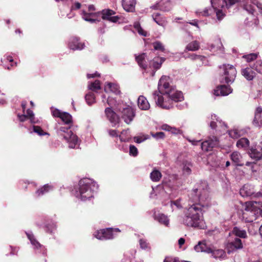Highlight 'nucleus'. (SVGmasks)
<instances>
[{
	"label": "nucleus",
	"instance_id": "f257e3e1",
	"mask_svg": "<svg viewBox=\"0 0 262 262\" xmlns=\"http://www.w3.org/2000/svg\"><path fill=\"white\" fill-rule=\"evenodd\" d=\"M188 206L179 216L181 224L200 229H205L207 226L204 220V209L211 205L208 185L206 181L197 183L188 194Z\"/></svg>",
	"mask_w": 262,
	"mask_h": 262
},
{
	"label": "nucleus",
	"instance_id": "f03ea898",
	"mask_svg": "<svg viewBox=\"0 0 262 262\" xmlns=\"http://www.w3.org/2000/svg\"><path fill=\"white\" fill-rule=\"evenodd\" d=\"M171 79L169 76H162L158 83L159 93L164 96L159 95L157 91H155L152 96L155 102L160 107L169 110L173 107V103L184 100L183 94L176 90L175 88L170 85Z\"/></svg>",
	"mask_w": 262,
	"mask_h": 262
},
{
	"label": "nucleus",
	"instance_id": "7ed1b4c3",
	"mask_svg": "<svg viewBox=\"0 0 262 262\" xmlns=\"http://www.w3.org/2000/svg\"><path fill=\"white\" fill-rule=\"evenodd\" d=\"M60 119L61 122L55 125V129L58 137L64 139L68 144L70 148H76L79 145L77 136L70 129L72 124V116L68 113L63 112Z\"/></svg>",
	"mask_w": 262,
	"mask_h": 262
},
{
	"label": "nucleus",
	"instance_id": "20e7f679",
	"mask_svg": "<svg viewBox=\"0 0 262 262\" xmlns=\"http://www.w3.org/2000/svg\"><path fill=\"white\" fill-rule=\"evenodd\" d=\"M239 0H211V7L205 8L203 11L197 10L195 13L199 16H208L215 13L217 19L221 20L225 16L223 9H229Z\"/></svg>",
	"mask_w": 262,
	"mask_h": 262
},
{
	"label": "nucleus",
	"instance_id": "39448f33",
	"mask_svg": "<svg viewBox=\"0 0 262 262\" xmlns=\"http://www.w3.org/2000/svg\"><path fill=\"white\" fill-rule=\"evenodd\" d=\"M98 185L93 180L89 178L81 179L78 187L76 188L75 195L82 201L89 200L94 196L98 191Z\"/></svg>",
	"mask_w": 262,
	"mask_h": 262
},
{
	"label": "nucleus",
	"instance_id": "423d86ee",
	"mask_svg": "<svg viewBox=\"0 0 262 262\" xmlns=\"http://www.w3.org/2000/svg\"><path fill=\"white\" fill-rule=\"evenodd\" d=\"M261 210L262 202H246L243 205L239 216L243 222L251 223L260 216Z\"/></svg>",
	"mask_w": 262,
	"mask_h": 262
},
{
	"label": "nucleus",
	"instance_id": "0eeeda50",
	"mask_svg": "<svg viewBox=\"0 0 262 262\" xmlns=\"http://www.w3.org/2000/svg\"><path fill=\"white\" fill-rule=\"evenodd\" d=\"M222 70L221 74V82L226 83H232L236 77V70L235 67L229 64H224L220 67Z\"/></svg>",
	"mask_w": 262,
	"mask_h": 262
},
{
	"label": "nucleus",
	"instance_id": "6e6552de",
	"mask_svg": "<svg viewBox=\"0 0 262 262\" xmlns=\"http://www.w3.org/2000/svg\"><path fill=\"white\" fill-rule=\"evenodd\" d=\"M39 228H43L47 232L53 233L56 228L55 223L48 216H42L36 222Z\"/></svg>",
	"mask_w": 262,
	"mask_h": 262
},
{
	"label": "nucleus",
	"instance_id": "1a4fd4ad",
	"mask_svg": "<svg viewBox=\"0 0 262 262\" xmlns=\"http://www.w3.org/2000/svg\"><path fill=\"white\" fill-rule=\"evenodd\" d=\"M120 232L119 228H107L96 231L94 236L99 240L112 239L115 237L114 232Z\"/></svg>",
	"mask_w": 262,
	"mask_h": 262
},
{
	"label": "nucleus",
	"instance_id": "9d476101",
	"mask_svg": "<svg viewBox=\"0 0 262 262\" xmlns=\"http://www.w3.org/2000/svg\"><path fill=\"white\" fill-rule=\"evenodd\" d=\"M208 121L209 126L211 129L215 130L216 133L221 132L227 128L226 124L215 114H211L208 117Z\"/></svg>",
	"mask_w": 262,
	"mask_h": 262
},
{
	"label": "nucleus",
	"instance_id": "9b49d317",
	"mask_svg": "<svg viewBox=\"0 0 262 262\" xmlns=\"http://www.w3.org/2000/svg\"><path fill=\"white\" fill-rule=\"evenodd\" d=\"M119 110L121 113L122 117L125 122L129 124L135 116V112L133 108L129 105H123V107L119 108Z\"/></svg>",
	"mask_w": 262,
	"mask_h": 262
},
{
	"label": "nucleus",
	"instance_id": "f8f14e48",
	"mask_svg": "<svg viewBox=\"0 0 262 262\" xmlns=\"http://www.w3.org/2000/svg\"><path fill=\"white\" fill-rule=\"evenodd\" d=\"M239 193L243 197L252 196L258 198L262 196L260 192H256L253 185L247 184H245L239 190Z\"/></svg>",
	"mask_w": 262,
	"mask_h": 262
},
{
	"label": "nucleus",
	"instance_id": "ddd939ff",
	"mask_svg": "<svg viewBox=\"0 0 262 262\" xmlns=\"http://www.w3.org/2000/svg\"><path fill=\"white\" fill-rule=\"evenodd\" d=\"M219 144V139L216 136L209 137L208 139L201 143V148L203 150L210 151L212 148Z\"/></svg>",
	"mask_w": 262,
	"mask_h": 262
},
{
	"label": "nucleus",
	"instance_id": "4468645a",
	"mask_svg": "<svg viewBox=\"0 0 262 262\" xmlns=\"http://www.w3.org/2000/svg\"><path fill=\"white\" fill-rule=\"evenodd\" d=\"M243 247L242 242L238 237H235L234 239L229 242L227 245V249L229 254L238 249H241Z\"/></svg>",
	"mask_w": 262,
	"mask_h": 262
},
{
	"label": "nucleus",
	"instance_id": "2eb2a0df",
	"mask_svg": "<svg viewBox=\"0 0 262 262\" xmlns=\"http://www.w3.org/2000/svg\"><path fill=\"white\" fill-rule=\"evenodd\" d=\"M102 18L103 19L108 20L113 23H116L119 21L120 17L117 16H113L115 14V12L111 9H104L101 12Z\"/></svg>",
	"mask_w": 262,
	"mask_h": 262
},
{
	"label": "nucleus",
	"instance_id": "dca6fc26",
	"mask_svg": "<svg viewBox=\"0 0 262 262\" xmlns=\"http://www.w3.org/2000/svg\"><path fill=\"white\" fill-rule=\"evenodd\" d=\"M69 48L73 50H81L85 47L84 43L79 41L77 37H72L70 38L68 43Z\"/></svg>",
	"mask_w": 262,
	"mask_h": 262
},
{
	"label": "nucleus",
	"instance_id": "f3484780",
	"mask_svg": "<svg viewBox=\"0 0 262 262\" xmlns=\"http://www.w3.org/2000/svg\"><path fill=\"white\" fill-rule=\"evenodd\" d=\"M105 114L113 126H115L119 122V117L111 107H106L105 109Z\"/></svg>",
	"mask_w": 262,
	"mask_h": 262
},
{
	"label": "nucleus",
	"instance_id": "a211bd4d",
	"mask_svg": "<svg viewBox=\"0 0 262 262\" xmlns=\"http://www.w3.org/2000/svg\"><path fill=\"white\" fill-rule=\"evenodd\" d=\"M151 8L165 12L169 11L171 9L170 0H160L156 5L152 6Z\"/></svg>",
	"mask_w": 262,
	"mask_h": 262
},
{
	"label": "nucleus",
	"instance_id": "6ab92c4d",
	"mask_svg": "<svg viewBox=\"0 0 262 262\" xmlns=\"http://www.w3.org/2000/svg\"><path fill=\"white\" fill-rule=\"evenodd\" d=\"M249 156L256 161L259 160L262 157V142L250 149Z\"/></svg>",
	"mask_w": 262,
	"mask_h": 262
},
{
	"label": "nucleus",
	"instance_id": "aec40b11",
	"mask_svg": "<svg viewBox=\"0 0 262 262\" xmlns=\"http://www.w3.org/2000/svg\"><path fill=\"white\" fill-rule=\"evenodd\" d=\"M232 92V90L229 86L221 85L217 86L213 91V94L216 96H227Z\"/></svg>",
	"mask_w": 262,
	"mask_h": 262
},
{
	"label": "nucleus",
	"instance_id": "412c9836",
	"mask_svg": "<svg viewBox=\"0 0 262 262\" xmlns=\"http://www.w3.org/2000/svg\"><path fill=\"white\" fill-rule=\"evenodd\" d=\"M194 249L197 252H205L210 253L212 252V249L207 245L206 241H200L194 247Z\"/></svg>",
	"mask_w": 262,
	"mask_h": 262
},
{
	"label": "nucleus",
	"instance_id": "4be33fe9",
	"mask_svg": "<svg viewBox=\"0 0 262 262\" xmlns=\"http://www.w3.org/2000/svg\"><path fill=\"white\" fill-rule=\"evenodd\" d=\"M26 234L28 238L29 239L33 248L36 250H39V252H41L42 249L43 248V246L36 239L33 234L31 231L26 232Z\"/></svg>",
	"mask_w": 262,
	"mask_h": 262
},
{
	"label": "nucleus",
	"instance_id": "5701e85b",
	"mask_svg": "<svg viewBox=\"0 0 262 262\" xmlns=\"http://www.w3.org/2000/svg\"><path fill=\"white\" fill-rule=\"evenodd\" d=\"M136 0H122V6L124 10L128 12H133L135 10Z\"/></svg>",
	"mask_w": 262,
	"mask_h": 262
},
{
	"label": "nucleus",
	"instance_id": "b1692460",
	"mask_svg": "<svg viewBox=\"0 0 262 262\" xmlns=\"http://www.w3.org/2000/svg\"><path fill=\"white\" fill-rule=\"evenodd\" d=\"M1 62L3 64L4 67L8 70H10L11 67L16 66L17 63L13 62L12 56L10 55H5L1 59Z\"/></svg>",
	"mask_w": 262,
	"mask_h": 262
},
{
	"label": "nucleus",
	"instance_id": "393cba45",
	"mask_svg": "<svg viewBox=\"0 0 262 262\" xmlns=\"http://www.w3.org/2000/svg\"><path fill=\"white\" fill-rule=\"evenodd\" d=\"M53 189V187L52 185L49 184H45L35 191L34 195L36 198L41 197L49 192L52 191Z\"/></svg>",
	"mask_w": 262,
	"mask_h": 262
},
{
	"label": "nucleus",
	"instance_id": "a878e982",
	"mask_svg": "<svg viewBox=\"0 0 262 262\" xmlns=\"http://www.w3.org/2000/svg\"><path fill=\"white\" fill-rule=\"evenodd\" d=\"M252 70L250 66L243 68L241 70V74L246 80L251 81L256 76L255 73Z\"/></svg>",
	"mask_w": 262,
	"mask_h": 262
},
{
	"label": "nucleus",
	"instance_id": "bb28decb",
	"mask_svg": "<svg viewBox=\"0 0 262 262\" xmlns=\"http://www.w3.org/2000/svg\"><path fill=\"white\" fill-rule=\"evenodd\" d=\"M154 219L158 221L160 224L164 225L165 226L168 227L169 225V219L167 215L163 213H156L154 214Z\"/></svg>",
	"mask_w": 262,
	"mask_h": 262
},
{
	"label": "nucleus",
	"instance_id": "cd10ccee",
	"mask_svg": "<svg viewBox=\"0 0 262 262\" xmlns=\"http://www.w3.org/2000/svg\"><path fill=\"white\" fill-rule=\"evenodd\" d=\"M253 123L256 126H262V108L260 106L256 108Z\"/></svg>",
	"mask_w": 262,
	"mask_h": 262
},
{
	"label": "nucleus",
	"instance_id": "c85d7f7f",
	"mask_svg": "<svg viewBox=\"0 0 262 262\" xmlns=\"http://www.w3.org/2000/svg\"><path fill=\"white\" fill-rule=\"evenodd\" d=\"M104 91L105 92H112L114 94L117 95L121 93L119 90V85L117 84L108 82L104 86Z\"/></svg>",
	"mask_w": 262,
	"mask_h": 262
},
{
	"label": "nucleus",
	"instance_id": "c756f323",
	"mask_svg": "<svg viewBox=\"0 0 262 262\" xmlns=\"http://www.w3.org/2000/svg\"><path fill=\"white\" fill-rule=\"evenodd\" d=\"M165 60V59L163 57H155L152 60L150 61L149 66L154 70H157L161 68Z\"/></svg>",
	"mask_w": 262,
	"mask_h": 262
},
{
	"label": "nucleus",
	"instance_id": "7c9ffc66",
	"mask_svg": "<svg viewBox=\"0 0 262 262\" xmlns=\"http://www.w3.org/2000/svg\"><path fill=\"white\" fill-rule=\"evenodd\" d=\"M138 106L142 110H148L150 107V105L147 99L143 96L141 95L138 99Z\"/></svg>",
	"mask_w": 262,
	"mask_h": 262
},
{
	"label": "nucleus",
	"instance_id": "2f4dec72",
	"mask_svg": "<svg viewBox=\"0 0 262 262\" xmlns=\"http://www.w3.org/2000/svg\"><path fill=\"white\" fill-rule=\"evenodd\" d=\"M82 17L85 21H89L91 23H94L98 20L96 18V14L93 12L87 13L83 11L82 13Z\"/></svg>",
	"mask_w": 262,
	"mask_h": 262
},
{
	"label": "nucleus",
	"instance_id": "473e14b6",
	"mask_svg": "<svg viewBox=\"0 0 262 262\" xmlns=\"http://www.w3.org/2000/svg\"><path fill=\"white\" fill-rule=\"evenodd\" d=\"M154 20L159 26L164 27L166 25V18L162 17L159 13H155L152 15Z\"/></svg>",
	"mask_w": 262,
	"mask_h": 262
},
{
	"label": "nucleus",
	"instance_id": "72a5a7b5",
	"mask_svg": "<svg viewBox=\"0 0 262 262\" xmlns=\"http://www.w3.org/2000/svg\"><path fill=\"white\" fill-rule=\"evenodd\" d=\"M232 233L233 235H234L236 237H238L240 238H245L247 237L246 231L238 227H235L233 228L232 231Z\"/></svg>",
	"mask_w": 262,
	"mask_h": 262
},
{
	"label": "nucleus",
	"instance_id": "f704fd0d",
	"mask_svg": "<svg viewBox=\"0 0 262 262\" xmlns=\"http://www.w3.org/2000/svg\"><path fill=\"white\" fill-rule=\"evenodd\" d=\"M230 158L233 162L237 166H243V163L241 162L242 157L237 151H234L230 155Z\"/></svg>",
	"mask_w": 262,
	"mask_h": 262
},
{
	"label": "nucleus",
	"instance_id": "c9c22d12",
	"mask_svg": "<svg viewBox=\"0 0 262 262\" xmlns=\"http://www.w3.org/2000/svg\"><path fill=\"white\" fill-rule=\"evenodd\" d=\"M146 54L145 53L141 54L136 56V60L139 66L143 69H146L147 65L146 63L145 59L146 58Z\"/></svg>",
	"mask_w": 262,
	"mask_h": 262
},
{
	"label": "nucleus",
	"instance_id": "e433bc0d",
	"mask_svg": "<svg viewBox=\"0 0 262 262\" xmlns=\"http://www.w3.org/2000/svg\"><path fill=\"white\" fill-rule=\"evenodd\" d=\"M29 132L31 134L34 133L40 136L49 135V133L43 131L40 126L37 125H33L32 128H29Z\"/></svg>",
	"mask_w": 262,
	"mask_h": 262
},
{
	"label": "nucleus",
	"instance_id": "4c0bfd02",
	"mask_svg": "<svg viewBox=\"0 0 262 262\" xmlns=\"http://www.w3.org/2000/svg\"><path fill=\"white\" fill-rule=\"evenodd\" d=\"M212 254V256L215 259H223L226 256V254L225 252L222 249H217L213 250L212 249V252L210 253Z\"/></svg>",
	"mask_w": 262,
	"mask_h": 262
},
{
	"label": "nucleus",
	"instance_id": "58836bf2",
	"mask_svg": "<svg viewBox=\"0 0 262 262\" xmlns=\"http://www.w3.org/2000/svg\"><path fill=\"white\" fill-rule=\"evenodd\" d=\"M245 133V130L243 129H233L229 130L228 132V134L231 138L237 139L243 136Z\"/></svg>",
	"mask_w": 262,
	"mask_h": 262
},
{
	"label": "nucleus",
	"instance_id": "ea45409f",
	"mask_svg": "<svg viewBox=\"0 0 262 262\" xmlns=\"http://www.w3.org/2000/svg\"><path fill=\"white\" fill-rule=\"evenodd\" d=\"M161 178L162 174L161 172L156 168H154L150 173V178L152 182H158Z\"/></svg>",
	"mask_w": 262,
	"mask_h": 262
},
{
	"label": "nucleus",
	"instance_id": "a19ab883",
	"mask_svg": "<svg viewBox=\"0 0 262 262\" xmlns=\"http://www.w3.org/2000/svg\"><path fill=\"white\" fill-rule=\"evenodd\" d=\"M249 141L247 138H242L236 142V146L238 148L246 149L249 146Z\"/></svg>",
	"mask_w": 262,
	"mask_h": 262
},
{
	"label": "nucleus",
	"instance_id": "79ce46f5",
	"mask_svg": "<svg viewBox=\"0 0 262 262\" xmlns=\"http://www.w3.org/2000/svg\"><path fill=\"white\" fill-rule=\"evenodd\" d=\"M258 54V53H250L243 55L242 58L244 59L246 62L251 63L257 58Z\"/></svg>",
	"mask_w": 262,
	"mask_h": 262
},
{
	"label": "nucleus",
	"instance_id": "37998d69",
	"mask_svg": "<svg viewBox=\"0 0 262 262\" xmlns=\"http://www.w3.org/2000/svg\"><path fill=\"white\" fill-rule=\"evenodd\" d=\"M250 67L257 73L262 74V60H257L254 63H250Z\"/></svg>",
	"mask_w": 262,
	"mask_h": 262
},
{
	"label": "nucleus",
	"instance_id": "c03bdc74",
	"mask_svg": "<svg viewBox=\"0 0 262 262\" xmlns=\"http://www.w3.org/2000/svg\"><path fill=\"white\" fill-rule=\"evenodd\" d=\"M183 172L185 175H189L191 173L192 164L188 161L184 162L183 163Z\"/></svg>",
	"mask_w": 262,
	"mask_h": 262
},
{
	"label": "nucleus",
	"instance_id": "a18cd8bd",
	"mask_svg": "<svg viewBox=\"0 0 262 262\" xmlns=\"http://www.w3.org/2000/svg\"><path fill=\"white\" fill-rule=\"evenodd\" d=\"M199 48L200 45L199 42H198L197 41H193L187 45L185 51H195L199 50Z\"/></svg>",
	"mask_w": 262,
	"mask_h": 262
},
{
	"label": "nucleus",
	"instance_id": "49530a36",
	"mask_svg": "<svg viewBox=\"0 0 262 262\" xmlns=\"http://www.w3.org/2000/svg\"><path fill=\"white\" fill-rule=\"evenodd\" d=\"M25 115L29 118L30 122L32 124H36L39 122V120L34 117V114L32 110L28 109L27 110V113Z\"/></svg>",
	"mask_w": 262,
	"mask_h": 262
},
{
	"label": "nucleus",
	"instance_id": "de8ad7c7",
	"mask_svg": "<svg viewBox=\"0 0 262 262\" xmlns=\"http://www.w3.org/2000/svg\"><path fill=\"white\" fill-rule=\"evenodd\" d=\"M85 99L89 105H92L96 102L95 96L93 92H89L85 96Z\"/></svg>",
	"mask_w": 262,
	"mask_h": 262
},
{
	"label": "nucleus",
	"instance_id": "09e8293b",
	"mask_svg": "<svg viewBox=\"0 0 262 262\" xmlns=\"http://www.w3.org/2000/svg\"><path fill=\"white\" fill-rule=\"evenodd\" d=\"M181 199H177L176 201H170L169 205L172 211H173L176 209H181L182 208V205L181 203Z\"/></svg>",
	"mask_w": 262,
	"mask_h": 262
},
{
	"label": "nucleus",
	"instance_id": "8fccbe9b",
	"mask_svg": "<svg viewBox=\"0 0 262 262\" xmlns=\"http://www.w3.org/2000/svg\"><path fill=\"white\" fill-rule=\"evenodd\" d=\"M88 88L92 91H96L101 89L100 82L99 80H96L94 82H89Z\"/></svg>",
	"mask_w": 262,
	"mask_h": 262
},
{
	"label": "nucleus",
	"instance_id": "3c124183",
	"mask_svg": "<svg viewBox=\"0 0 262 262\" xmlns=\"http://www.w3.org/2000/svg\"><path fill=\"white\" fill-rule=\"evenodd\" d=\"M129 129L122 130L119 136L120 141L122 142L127 141L129 138Z\"/></svg>",
	"mask_w": 262,
	"mask_h": 262
},
{
	"label": "nucleus",
	"instance_id": "603ef678",
	"mask_svg": "<svg viewBox=\"0 0 262 262\" xmlns=\"http://www.w3.org/2000/svg\"><path fill=\"white\" fill-rule=\"evenodd\" d=\"M252 3L250 2V3H247L244 6V9L249 14H253L255 9L253 5L251 4Z\"/></svg>",
	"mask_w": 262,
	"mask_h": 262
},
{
	"label": "nucleus",
	"instance_id": "864d4df0",
	"mask_svg": "<svg viewBox=\"0 0 262 262\" xmlns=\"http://www.w3.org/2000/svg\"><path fill=\"white\" fill-rule=\"evenodd\" d=\"M149 136L148 135H143L142 136H136L134 137V141L137 143H141L147 139H149Z\"/></svg>",
	"mask_w": 262,
	"mask_h": 262
},
{
	"label": "nucleus",
	"instance_id": "5fc2aeb1",
	"mask_svg": "<svg viewBox=\"0 0 262 262\" xmlns=\"http://www.w3.org/2000/svg\"><path fill=\"white\" fill-rule=\"evenodd\" d=\"M129 154L133 157H136L138 154L137 148L134 145H129Z\"/></svg>",
	"mask_w": 262,
	"mask_h": 262
},
{
	"label": "nucleus",
	"instance_id": "6e6d98bb",
	"mask_svg": "<svg viewBox=\"0 0 262 262\" xmlns=\"http://www.w3.org/2000/svg\"><path fill=\"white\" fill-rule=\"evenodd\" d=\"M154 48L156 50H160L164 51V47L163 44L160 41H156L153 43Z\"/></svg>",
	"mask_w": 262,
	"mask_h": 262
},
{
	"label": "nucleus",
	"instance_id": "4d7b16f0",
	"mask_svg": "<svg viewBox=\"0 0 262 262\" xmlns=\"http://www.w3.org/2000/svg\"><path fill=\"white\" fill-rule=\"evenodd\" d=\"M139 244L141 248L142 249L146 250L149 248V247L148 246V244L147 243L146 240L145 239H140Z\"/></svg>",
	"mask_w": 262,
	"mask_h": 262
},
{
	"label": "nucleus",
	"instance_id": "13d9d810",
	"mask_svg": "<svg viewBox=\"0 0 262 262\" xmlns=\"http://www.w3.org/2000/svg\"><path fill=\"white\" fill-rule=\"evenodd\" d=\"M51 112L53 117L60 118L61 115L63 112L60 111L57 108H54L51 107Z\"/></svg>",
	"mask_w": 262,
	"mask_h": 262
},
{
	"label": "nucleus",
	"instance_id": "bf43d9fd",
	"mask_svg": "<svg viewBox=\"0 0 262 262\" xmlns=\"http://www.w3.org/2000/svg\"><path fill=\"white\" fill-rule=\"evenodd\" d=\"M151 135L156 140L163 139L165 137V134L163 132H157L156 133H151Z\"/></svg>",
	"mask_w": 262,
	"mask_h": 262
},
{
	"label": "nucleus",
	"instance_id": "052dcab7",
	"mask_svg": "<svg viewBox=\"0 0 262 262\" xmlns=\"http://www.w3.org/2000/svg\"><path fill=\"white\" fill-rule=\"evenodd\" d=\"M251 3L256 6L258 9L262 10V0H251Z\"/></svg>",
	"mask_w": 262,
	"mask_h": 262
},
{
	"label": "nucleus",
	"instance_id": "680f3d73",
	"mask_svg": "<svg viewBox=\"0 0 262 262\" xmlns=\"http://www.w3.org/2000/svg\"><path fill=\"white\" fill-rule=\"evenodd\" d=\"M164 262H188V261H180L179 258H177V257L172 258L171 257H166L165 258Z\"/></svg>",
	"mask_w": 262,
	"mask_h": 262
},
{
	"label": "nucleus",
	"instance_id": "e2e57ef3",
	"mask_svg": "<svg viewBox=\"0 0 262 262\" xmlns=\"http://www.w3.org/2000/svg\"><path fill=\"white\" fill-rule=\"evenodd\" d=\"M189 58L192 60L200 59L202 61L205 58V57L203 56L198 55L195 54H192L190 55Z\"/></svg>",
	"mask_w": 262,
	"mask_h": 262
},
{
	"label": "nucleus",
	"instance_id": "0e129e2a",
	"mask_svg": "<svg viewBox=\"0 0 262 262\" xmlns=\"http://www.w3.org/2000/svg\"><path fill=\"white\" fill-rule=\"evenodd\" d=\"M245 165L250 167V169L252 171L254 172L256 171L255 169V167L256 166V163L254 162H247L245 164Z\"/></svg>",
	"mask_w": 262,
	"mask_h": 262
},
{
	"label": "nucleus",
	"instance_id": "69168bd1",
	"mask_svg": "<svg viewBox=\"0 0 262 262\" xmlns=\"http://www.w3.org/2000/svg\"><path fill=\"white\" fill-rule=\"evenodd\" d=\"M116 102V100H115L112 97H111V96L108 97L107 100H106V103H107V104L108 105L112 106L113 105H115Z\"/></svg>",
	"mask_w": 262,
	"mask_h": 262
},
{
	"label": "nucleus",
	"instance_id": "338daca9",
	"mask_svg": "<svg viewBox=\"0 0 262 262\" xmlns=\"http://www.w3.org/2000/svg\"><path fill=\"white\" fill-rule=\"evenodd\" d=\"M135 27L137 29L138 33L139 34L143 36H147V33L145 32L138 25H135Z\"/></svg>",
	"mask_w": 262,
	"mask_h": 262
},
{
	"label": "nucleus",
	"instance_id": "774afa93",
	"mask_svg": "<svg viewBox=\"0 0 262 262\" xmlns=\"http://www.w3.org/2000/svg\"><path fill=\"white\" fill-rule=\"evenodd\" d=\"M81 4L79 2H76L73 4V5L71 7V11L78 10L81 7Z\"/></svg>",
	"mask_w": 262,
	"mask_h": 262
}]
</instances>
